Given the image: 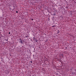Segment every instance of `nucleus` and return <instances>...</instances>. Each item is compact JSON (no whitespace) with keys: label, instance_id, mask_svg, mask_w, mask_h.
Returning a JSON list of instances; mask_svg holds the SVG:
<instances>
[{"label":"nucleus","instance_id":"dca6fc26","mask_svg":"<svg viewBox=\"0 0 76 76\" xmlns=\"http://www.w3.org/2000/svg\"><path fill=\"white\" fill-rule=\"evenodd\" d=\"M53 19H54V17H53Z\"/></svg>","mask_w":76,"mask_h":76},{"label":"nucleus","instance_id":"9d476101","mask_svg":"<svg viewBox=\"0 0 76 76\" xmlns=\"http://www.w3.org/2000/svg\"><path fill=\"white\" fill-rule=\"evenodd\" d=\"M16 13H18V11H16Z\"/></svg>","mask_w":76,"mask_h":76},{"label":"nucleus","instance_id":"1a4fd4ad","mask_svg":"<svg viewBox=\"0 0 76 76\" xmlns=\"http://www.w3.org/2000/svg\"><path fill=\"white\" fill-rule=\"evenodd\" d=\"M8 39H9L8 38L6 40V41H8Z\"/></svg>","mask_w":76,"mask_h":76},{"label":"nucleus","instance_id":"f8f14e48","mask_svg":"<svg viewBox=\"0 0 76 76\" xmlns=\"http://www.w3.org/2000/svg\"><path fill=\"white\" fill-rule=\"evenodd\" d=\"M33 20V19H31V20Z\"/></svg>","mask_w":76,"mask_h":76},{"label":"nucleus","instance_id":"f257e3e1","mask_svg":"<svg viewBox=\"0 0 76 76\" xmlns=\"http://www.w3.org/2000/svg\"><path fill=\"white\" fill-rule=\"evenodd\" d=\"M19 42L21 43V44H23V41L22 40V39H20Z\"/></svg>","mask_w":76,"mask_h":76},{"label":"nucleus","instance_id":"39448f33","mask_svg":"<svg viewBox=\"0 0 76 76\" xmlns=\"http://www.w3.org/2000/svg\"><path fill=\"white\" fill-rule=\"evenodd\" d=\"M72 74H73V75H75V72H72Z\"/></svg>","mask_w":76,"mask_h":76},{"label":"nucleus","instance_id":"4468645a","mask_svg":"<svg viewBox=\"0 0 76 76\" xmlns=\"http://www.w3.org/2000/svg\"><path fill=\"white\" fill-rule=\"evenodd\" d=\"M66 49H67V47H66Z\"/></svg>","mask_w":76,"mask_h":76},{"label":"nucleus","instance_id":"9b49d317","mask_svg":"<svg viewBox=\"0 0 76 76\" xmlns=\"http://www.w3.org/2000/svg\"><path fill=\"white\" fill-rule=\"evenodd\" d=\"M31 63H32V61H31Z\"/></svg>","mask_w":76,"mask_h":76},{"label":"nucleus","instance_id":"f3484780","mask_svg":"<svg viewBox=\"0 0 76 76\" xmlns=\"http://www.w3.org/2000/svg\"><path fill=\"white\" fill-rule=\"evenodd\" d=\"M75 70L76 71V69H75Z\"/></svg>","mask_w":76,"mask_h":76},{"label":"nucleus","instance_id":"f03ea898","mask_svg":"<svg viewBox=\"0 0 76 76\" xmlns=\"http://www.w3.org/2000/svg\"><path fill=\"white\" fill-rule=\"evenodd\" d=\"M35 42H38V40H37V39H35Z\"/></svg>","mask_w":76,"mask_h":76},{"label":"nucleus","instance_id":"20e7f679","mask_svg":"<svg viewBox=\"0 0 76 76\" xmlns=\"http://www.w3.org/2000/svg\"><path fill=\"white\" fill-rule=\"evenodd\" d=\"M60 32V31L59 30H58L57 31V34H59Z\"/></svg>","mask_w":76,"mask_h":76},{"label":"nucleus","instance_id":"6e6552de","mask_svg":"<svg viewBox=\"0 0 76 76\" xmlns=\"http://www.w3.org/2000/svg\"><path fill=\"white\" fill-rule=\"evenodd\" d=\"M53 28H54L55 27V26H52Z\"/></svg>","mask_w":76,"mask_h":76},{"label":"nucleus","instance_id":"2eb2a0df","mask_svg":"<svg viewBox=\"0 0 76 76\" xmlns=\"http://www.w3.org/2000/svg\"><path fill=\"white\" fill-rule=\"evenodd\" d=\"M27 37H28V36H26V38H27Z\"/></svg>","mask_w":76,"mask_h":76},{"label":"nucleus","instance_id":"423d86ee","mask_svg":"<svg viewBox=\"0 0 76 76\" xmlns=\"http://www.w3.org/2000/svg\"><path fill=\"white\" fill-rule=\"evenodd\" d=\"M56 15V14L55 13H54L53 14V15H54V16H55V15Z\"/></svg>","mask_w":76,"mask_h":76},{"label":"nucleus","instance_id":"0eeeda50","mask_svg":"<svg viewBox=\"0 0 76 76\" xmlns=\"http://www.w3.org/2000/svg\"><path fill=\"white\" fill-rule=\"evenodd\" d=\"M33 39L34 40V39H35V37H33Z\"/></svg>","mask_w":76,"mask_h":76},{"label":"nucleus","instance_id":"7ed1b4c3","mask_svg":"<svg viewBox=\"0 0 76 76\" xmlns=\"http://www.w3.org/2000/svg\"><path fill=\"white\" fill-rule=\"evenodd\" d=\"M61 56L62 57H64V55L63 54H62Z\"/></svg>","mask_w":76,"mask_h":76},{"label":"nucleus","instance_id":"ddd939ff","mask_svg":"<svg viewBox=\"0 0 76 76\" xmlns=\"http://www.w3.org/2000/svg\"><path fill=\"white\" fill-rule=\"evenodd\" d=\"M9 34H10V32H9Z\"/></svg>","mask_w":76,"mask_h":76}]
</instances>
